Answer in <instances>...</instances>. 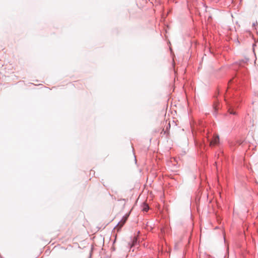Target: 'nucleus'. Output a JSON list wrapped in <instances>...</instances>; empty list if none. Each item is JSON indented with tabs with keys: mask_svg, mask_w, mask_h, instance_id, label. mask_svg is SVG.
<instances>
[{
	"mask_svg": "<svg viewBox=\"0 0 258 258\" xmlns=\"http://www.w3.org/2000/svg\"><path fill=\"white\" fill-rule=\"evenodd\" d=\"M219 142V138L218 136H216L214 137L212 141L210 142L211 146H214L217 145Z\"/></svg>",
	"mask_w": 258,
	"mask_h": 258,
	"instance_id": "1",
	"label": "nucleus"
},
{
	"mask_svg": "<svg viewBox=\"0 0 258 258\" xmlns=\"http://www.w3.org/2000/svg\"><path fill=\"white\" fill-rule=\"evenodd\" d=\"M127 218V216L123 217L121 220L118 223L117 226H119L120 227H122L126 222Z\"/></svg>",
	"mask_w": 258,
	"mask_h": 258,
	"instance_id": "2",
	"label": "nucleus"
},
{
	"mask_svg": "<svg viewBox=\"0 0 258 258\" xmlns=\"http://www.w3.org/2000/svg\"><path fill=\"white\" fill-rule=\"evenodd\" d=\"M137 243V238L136 237H134V238L132 240V244H130L129 243V245H130L131 247H132L133 246L136 245V244Z\"/></svg>",
	"mask_w": 258,
	"mask_h": 258,
	"instance_id": "3",
	"label": "nucleus"
},
{
	"mask_svg": "<svg viewBox=\"0 0 258 258\" xmlns=\"http://www.w3.org/2000/svg\"><path fill=\"white\" fill-rule=\"evenodd\" d=\"M149 210V207L148 205H145L143 208V211L147 212Z\"/></svg>",
	"mask_w": 258,
	"mask_h": 258,
	"instance_id": "4",
	"label": "nucleus"
},
{
	"mask_svg": "<svg viewBox=\"0 0 258 258\" xmlns=\"http://www.w3.org/2000/svg\"><path fill=\"white\" fill-rule=\"evenodd\" d=\"M248 61V58H246L245 59V60H241L240 62H239V64H241V62L242 61V62H246L247 61Z\"/></svg>",
	"mask_w": 258,
	"mask_h": 258,
	"instance_id": "5",
	"label": "nucleus"
},
{
	"mask_svg": "<svg viewBox=\"0 0 258 258\" xmlns=\"http://www.w3.org/2000/svg\"><path fill=\"white\" fill-rule=\"evenodd\" d=\"M231 114H235V112H231Z\"/></svg>",
	"mask_w": 258,
	"mask_h": 258,
	"instance_id": "6",
	"label": "nucleus"
}]
</instances>
